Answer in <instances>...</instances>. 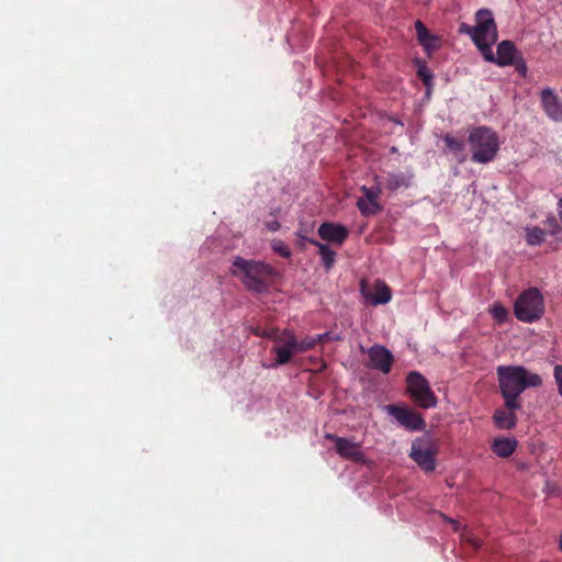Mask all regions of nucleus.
Segmentation results:
<instances>
[{"label": "nucleus", "instance_id": "obj_16", "mask_svg": "<svg viewBox=\"0 0 562 562\" xmlns=\"http://www.w3.org/2000/svg\"><path fill=\"white\" fill-rule=\"evenodd\" d=\"M492 451L499 458H508L517 448V440L513 437H496L491 445Z\"/></svg>", "mask_w": 562, "mask_h": 562}, {"label": "nucleus", "instance_id": "obj_31", "mask_svg": "<svg viewBox=\"0 0 562 562\" xmlns=\"http://www.w3.org/2000/svg\"><path fill=\"white\" fill-rule=\"evenodd\" d=\"M313 338L317 345V344L324 342L326 339H329L330 336H329V333H325V334H319V335L313 336Z\"/></svg>", "mask_w": 562, "mask_h": 562}, {"label": "nucleus", "instance_id": "obj_35", "mask_svg": "<svg viewBox=\"0 0 562 562\" xmlns=\"http://www.w3.org/2000/svg\"><path fill=\"white\" fill-rule=\"evenodd\" d=\"M449 521H450V524L452 525L453 529H454L456 531H458V530H459V528H460L459 522H458V521H456V520H452V519H450Z\"/></svg>", "mask_w": 562, "mask_h": 562}, {"label": "nucleus", "instance_id": "obj_29", "mask_svg": "<svg viewBox=\"0 0 562 562\" xmlns=\"http://www.w3.org/2000/svg\"><path fill=\"white\" fill-rule=\"evenodd\" d=\"M266 227L271 232H276L280 228V223L277 220H272L266 223Z\"/></svg>", "mask_w": 562, "mask_h": 562}, {"label": "nucleus", "instance_id": "obj_34", "mask_svg": "<svg viewBox=\"0 0 562 562\" xmlns=\"http://www.w3.org/2000/svg\"><path fill=\"white\" fill-rule=\"evenodd\" d=\"M517 69L522 74V75H526V71H527V67L525 64H521L517 67Z\"/></svg>", "mask_w": 562, "mask_h": 562}, {"label": "nucleus", "instance_id": "obj_11", "mask_svg": "<svg viewBox=\"0 0 562 562\" xmlns=\"http://www.w3.org/2000/svg\"><path fill=\"white\" fill-rule=\"evenodd\" d=\"M541 104L546 114L555 122H562V101L550 88H546L540 94Z\"/></svg>", "mask_w": 562, "mask_h": 562}, {"label": "nucleus", "instance_id": "obj_9", "mask_svg": "<svg viewBox=\"0 0 562 562\" xmlns=\"http://www.w3.org/2000/svg\"><path fill=\"white\" fill-rule=\"evenodd\" d=\"M325 438L335 445V450L342 459L364 463L366 456L361 449V445L351 439L338 437L334 434H326Z\"/></svg>", "mask_w": 562, "mask_h": 562}, {"label": "nucleus", "instance_id": "obj_15", "mask_svg": "<svg viewBox=\"0 0 562 562\" xmlns=\"http://www.w3.org/2000/svg\"><path fill=\"white\" fill-rule=\"evenodd\" d=\"M318 234L324 240L341 245L348 236V229L339 224L324 223L319 226Z\"/></svg>", "mask_w": 562, "mask_h": 562}, {"label": "nucleus", "instance_id": "obj_1", "mask_svg": "<svg viewBox=\"0 0 562 562\" xmlns=\"http://www.w3.org/2000/svg\"><path fill=\"white\" fill-rule=\"evenodd\" d=\"M498 384L505 407L518 411L521 404L519 395L528 387H538L542 384V378L521 366H499L497 368Z\"/></svg>", "mask_w": 562, "mask_h": 562}, {"label": "nucleus", "instance_id": "obj_18", "mask_svg": "<svg viewBox=\"0 0 562 562\" xmlns=\"http://www.w3.org/2000/svg\"><path fill=\"white\" fill-rule=\"evenodd\" d=\"M493 420L495 425L499 429H512L517 424V417L515 415V411L506 409H496L493 416Z\"/></svg>", "mask_w": 562, "mask_h": 562}, {"label": "nucleus", "instance_id": "obj_3", "mask_svg": "<svg viewBox=\"0 0 562 562\" xmlns=\"http://www.w3.org/2000/svg\"><path fill=\"white\" fill-rule=\"evenodd\" d=\"M468 142L472 151V160L477 164L492 161L499 150V139L495 131L486 126L472 130Z\"/></svg>", "mask_w": 562, "mask_h": 562}, {"label": "nucleus", "instance_id": "obj_36", "mask_svg": "<svg viewBox=\"0 0 562 562\" xmlns=\"http://www.w3.org/2000/svg\"><path fill=\"white\" fill-rule=\"evenodd\" d=\"M559 548L562 551V536H561V539H560Z\"/></svg>", "mask_w": 562, "mask_h": 562}, {"label": "nucleus", "instance_id": "obj_7", "mask_svg": "<svg viewBox=\"0 0 562 562\" xmlns=\"http://www.w3.org/2000/svg\"><path fill=\"white\" fill-rule=\"evenodd\" d=\"M407 390L413 400L423 408H431L437 405V397L430 389L426 378L419 372L413 371L406 378Z\"/></svg>", "mask_w": 562, "mask_h": 562}, {"label": "nucleus", "instance_id": "obj_22", "mask_svg": "<svg viewBox=\"0 0 562 562\" xmlns=\"http://www.w3.org/2000/svg\"><path fill=\"white\" fill-rule=\"evenodd\" d=\"M443 139H445V143H446L447 147L449 148V150L451 153H453L456 156H458L460 161H463L464 160V158L462 157V153L464 149L463 143L449 134L446 135Z\"/></svg>", "mask_w": 562, "mask_h": 562}, {"label": "nucleus", "instance_id": "obj_26", "mask_svg": "<svg viewBox=\"0 0 562 562\" xmlns=\"http://www.w3.org/2000/svg\"><path fill=\"white\" fill-rule=\"evenodd\" d=\"M420 44L424 46L426 52L430 53L439 47V38L434 35H429V38L420 42Z\"/></svg>", "mask_w": 562, "mask_h": 562}, {"label": "nucleus", "instance_id": "obj_32", "mask_svg": "<svg viewBox=\"0 0 562 562\" xmlns=\"http://www.w3.org/2000/svg\"><path fill=\"white\" fill-rule=\"evenodd\" d=\"M462 539H463L464 541H468V542L473 543V546H474V547H479V546H480V542H479L477 540H475V539H474L472 536H470V535H464V536H462Z\"/></svg>", "mask_w": 562, "mask_h": 562}, {"label": "nucleus", "instance_id": "obj_25", "mask_svg": "<svg viewBox=\"0 0 562 562\" xmlns=\"http://www.w3.org/2000/svg\"><path fill=\"white\" fill-rule=\"evenodd\" d=\"M271 248L284 258H289L291 256L289 247L282 240H272Z\"/></svg>", "mask_w": 562, "mask_h": 562}, {"label": "nucleus", "instance_id": "obj_8", "mask_svg": "<svg viewBox=\"0 0 562 562\" xmlns=\"http://www.w3.org/2000/svg\"><path fill=\"white\" fill-rule=\"evenodd\" d=\"M267 337L273 340L272 352L277 355V364L282 366L291 361L292 356L296 353V336L292 330L279 331L277 329L267 334Z\"/></svg>", "mask_w": 562, "mask_h": 562}, {"label": "nucleus", "instance_id": "obj_14", "mask_svg": "<svg viewBox=\"0 0 562 562\" xmlns=\"http://www.w3.org/2000/svg\"><path fill=\"white\" fill-rule=\"evenodd\" d=\"M370 364L384 373L391 370L393 363L392 353L382 346H373L368 350Z\"/></svg>", "mask_w": 562, "mask_h": 562}, {"label": "nucleus", "instance_id": "obj_27", "mask_svg": "<svg viewBox=\"0 0 562 562\" xmlns=\"http://www.w3.org/2000/svg\"><path fill=\"white\" fill-rule=\"evenodd\" d=\"M415 29H416V34H417V38H418L419 43L429 38L430 34L428 33V30L420 21L415 22Z\"/></svg>", "mask_w": 562, "mask_h": 562}, {"label": "nucleus", "instance_id": "obj_6", "mask_svg": "<svg viewBox=\"0 0 562 562\" xmlns=\"http://www.w3.org/2000/svg\"><path fill=\"white\" fill-rule=\"evenodd\" d=\"M439 450L437 440L429 434L416 438L411 446L409 457L425 472H432L436 468L435 457Z\"/></svg>", "mask_w": 562, "mask_h": 562}, {"label": "nucleus", "instance_id": "obj_30", "mask_svg": "<svg viewBox=\"0 0 562 562\" xmlns=\"http://www.w3.org/2000/svg\"><path fill=\"white\" fill-rule=\"evenodd\" d=\"M419 76L422 77L423 81L426 83V85H429L430 80H431V76L427 72L426 69L424 68H420L419 69Z\"/></svg>", "mask_w": 562, "mask_h": 562}, {"label": "nucleus", "instance_id": "obj_2", "mask_svg": "<svg viewBox=\"0 0 562 562\" xmlns=\"http://www.w3.org/2000/svg\"><path fill=\"white\" fill-rule=\"evenodd\" d=\"M232 273L238 277L244 285L255 292H263L276 271L267 263L235 257Z\"/></svg>", "mask_w": 562, "mask_h": 562}, {"label": "nucleus", "instance_id": "obj_5", "mask_svg": "<svg viewBox=\"0 0 562 562\" xmlns=\"http://www.w3.org/2000/svg\"><path fill=\"white\" fill-rule=\"evenodd\" d=\"M544 313V300L537 288H529L516 300L514 305L515 316L524 323H533Z\"/></svg>", "mask_w": 562, "mask_h": 562}, {"label": "nucleus", "instance_id": "obj_19", "mask_svg": "<svg viewBox=\"0 0 562 562\" xmlns=\"http://www.w3.org/2000/svg\"><path fill=\"white\" fill-rule=\"evenodd\" d=\"M311 243L318 247L319 255L322 257V260H323V263H324L326 270L331 269V267L335 263V257H336L335 250L329 248L327 245L321 244L319 241H316V240H311Z\"/></svg>", "mask_w": 562, "mask_h": 562}, {"label": "nucleus", "instance_id": "obj_21", "mask_svg": "<svg viewBox=\"0 0 562 562\" xmlns=\"http://www.w3.org/2000/svg\"><path fill=\"white\" fill-rule=\"evenodd\" d=\"M546 232L537 226L528 227L526 229V241L528 245L537 246L543 243Z\"/></svg>", "mask_w": 562, "mask_h": 562}, {"label": "nucleus", "instance_id": "obj_13", "mask_svg": "<svg viewBox=\"0 0 562 562\" xmlns=\"http://www.w3.org/2000/svg\"><path fill=\"white\" fill-rule=\"evenodd\" d=\"M364 198L357 201V206L364 216L376 214L381 211V205L378 202L380 195L379 188H361Z\"/></svg>", "mask_w": 562, "mask_h": 562}, {"label": "nucleus", "instance_id": "obj_10", "mask_svg": "<svg viewBox=\"0 0 562 562\" xmlns=\"http://www.w3.org/2000/svg\"><path fill=\"white\" fill-rule=\"evenodd\" d=\"M385 411L392 415L400 425L409 430H422L425 427L423 417L412 409L387 405L385 406Z\"/></svg>", "mask_w": 562, "mask_h": 562}, {"label": "nucleus", "instance_id": "obj_24", "mask_svg": "<svg viewBox=\"0 0 562 562\" xmlns=\"http://www.w3.org/2000/svg\"><path fill=\"white\" fill-rule=\"evenodd\" d=\"M490 312L498 323H504L508 315L507 310L499 303L493 304Z\"/></svg>", "mask_w": 562, "mask_h": 562}, {"label": "nucleus", "instance_id": "obj_20", "mask_svg": "<svg viewBox=\"0 0 562 562\" xmlns=\"http://www.w3.org/2000/svg\"><path fill=\"white\" fill-rule=\"evenodd\" d=\"M411 176L402 172L390 173L386 178V188L390 190H397L402 187H407Z\"/></svg>", "mask_w": 562, "mask_h": 562}, {"label": "nucleus", "instance_id": "obj_12", "mask_svg": "<svg viewBox=\"0 0 562 562\" xmlns=\"http://www.w3.org/2000/svg\"><path fill=\"white\" fill-rule=\"evenodd\" d=\"M361 293L373 305L386 304L392 299V291L383 281H375L372 289H366L364 283L361 284Z\"/></svg>", "mask_w": 562, "mask_h": 562}, {"label": "nucleus", "instance_id": "obj_23", "mask_svg": "<svg viewBox=\"0 0 562 562\" xmlns=\"http://www.w3.org/2000/svg\"><path fill=\"white\" fill-rule=\"evenodd\" d=\"M315 346H316V342H315L313 336H306L301 340L296 339V345H295L296 353H302V352L308 351V350L313 349Z\"/></svg>", "mask_w": 562, "mask_h": 562}, {"label": "nucleus", "instance_id": "obj_17", "mask_svg": "<svg viewBox=\"0 0 562 562\" xmlns=\"http://www.w3.org/2000/svg\"><path fill=\"white\" fill-rule=\"evenodd\" d=\"M516 56V48L514 44L509 41H503L498 44L496 50V57L494 56V61L499 66H507L514 63Z\"/></svg>", "mask_w": 562, "mask_h": 562}, {"label": "nucleus", "instance_id": "obj_28", "mask_svg": "<svg viewBox=\"0 0 562 562\" xmlns=\"http://www.w3.org/2000/svg\"><path fill=\"white\" fill-rule=\"evenodd\" d=\"M554 381L558 387V392L562 397V364H557L553 370Z\"/></svg>", "mask_w": 562, "mask_h": 562}, {"label": "nucleus", "instance_id": "obj_33", "mask_svg": "<svg viewBox=\"0 0 562 562\" xmlns=\"http://www.w3.org/2000/svg\"><path fill=\"white\" fill-rule=\"evenodd\" d=\"M472 30H473V27H471V26H469L467 24H461V26H460V31L462 33L469 34L471 37H472Z\"/></svg>", "mask_w": 562, "mask_h": 562}, {"label": "nucleus", "instance_id": "obj_4", "mask_svg": "<svg viewBox=\"0 0 562 562\" xmlns=\"http://www.w3.org/2000/svg\"><path fill=\"white\" fill-rule=\"evenodd\" d=\"M472 41L481 50L485 60L494 61V54L491 47L497 41V30L491 11H477L476 24L472 30Z\"/></svg>", "mask_w": 562, "mask_h": 562}]
</instances>
